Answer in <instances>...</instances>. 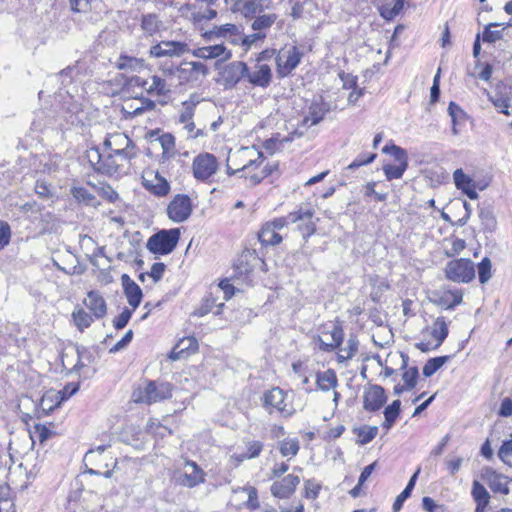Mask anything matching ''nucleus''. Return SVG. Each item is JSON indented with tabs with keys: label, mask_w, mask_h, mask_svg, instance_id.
Here are the masks:
<instances>
[{
	"label": "nucleus",
	"mask_w": 512,
	"mask_h": 512,
	"mask_svg": "<svg viewBox=\"0 0 512 512\" xmlns=\"http://www.w3.org/2000/svg\"><path fill=\"white\" fill-rule=\"evenodd\" d=\"M302 56L303 54L296 46L281 49L276 56L278 74L281 77L287 76L298 66Z\"/></svg>",
	"instance_id": "12"
},
{
	"label": "nucleus",
	"mask_w": 512,
	"mask_h": 512,
	"mask_svg": "<svg viewBox=\"0 0 512 512\" xmlns=\"http://www.w3.org/2000/svg\"><path fill=\"white\" fill-rule=\"evenodd\" d=\"M121 282L126 299L132 309L135 310L141 303L143 297L142 289L127 274L121 276Z\"/></svg>",
	"instance_id": "29"
},
{
	"label": "nucleus",
	"mask_w": 512,
	"mask_h": 512,
	"mask_svg": "<svg viewBox=\"0 0 512 512\" xmlns=\"http://www.w3.org/2000/svg\"><path fill=\"white\" fill-rule=\"evenodd\" d=\"M71 194L78 201L86 205H92L95 200L94 195L85 187L74 186L71 188Z\"/></svg>",
	"instance_id": "50"
},
{
	"label": "nucleus",
	"mask_w": 512,
	"mask_h": 512,
	"mask_svg": "<svg viewBox=\"0 0 512 512\" xmlns=\"http://www.w3.org/2000/svg\"><path fill=\"white\" fill-rule=\"evenodd\" d=\"M192 212L191 200L186 195H176L167 207L169 219L181 223L189 218Z\"/></svg>",
	"instance_id": "15"
},
{
	"label": "nucleus",
	"mask_w": 512,
	"mask_h": 512,
	"mask_svg": "<svg viewBox=\"0 0 512 512\" xmlns=\"http://www.w3.org/2000/svg\"><path fill=\"white\" fill-rule=\"evenodd\" d=\"M189 44L184 41H161L150 48V55L155 58L181 57L189 53Z\"/></svg>",
	"instance_id": "13"
},
{
	"label": "nucleus",
	"mask_w": 512,
	"mask_h": 512,
	"mask_svg": "<svg viewBox=\"0 0 512 512\" xmlns=\"http://www.w3.org/2000/svg\"><path fill=\"white\" fill-rule=\"evenodd\" d=\"M343 341V329L332 325L330 329H324L317 337L319 348L323 351H332Z\"/></svg>",
	"instance_id": "20"
},
{
	"label": "nucleus",
	"mask_w": 512,
	"mask_h": 512,
	"mask_svg": "<svg viewBox=\"0 0 512 512\" xmlns=\"http://www.w3.org/2000/svg\"><path fill=\"white\" fill-rule=\"evenodd\" d=\"M200 98L196 94H192L188 100L182 102L183 110L179 116V122L181 124L192 121L194 110L197 104H199Z\"/></svg>",
	"instance_id": "42"
},
{
	"label": "nucleus",
	"mask_w": 512,
	"mask_h": 512,
	"mask_svg": "<svg viewBox=\"0 0 512 512\" xmlns=\"http://www.w3.org/2000/svg\"><path fill=\"white\" fill-rule=\"evenodd\" d=\"M247 64L242 61H234L225 65L219 72L220 83L226 88L235 87L241 79L245 78Z\"/></svg>",
	"instance_id": "14"
},
{
	"label": "nucleus",
	"mask_w": 512,
	"mask_h": 512,
	"mask_svg": "<svg viewBox=\"0 0 512 512\" xmlns=\"http://www.w3.org/2000/svg\"><path fill=\"white\" fill-rule=\"evenodd\" d=\"M208 67L202 62L183 61L177 65V84H197L208 75Z\"/></svg>",
	"instance_id": "10"
},
{
	"label": "nucleus",
	"mask_w": 512,
	"mask_h": 512,
	"mask_svg": "<svg viewBox=\"0 0 512 512\" xmlns=\"http://www.w3.org/2000/svg\"><path fill=\"white\" fill-rule=\"evenodd\" d=\"M305 494L304 496L308 499L314 500L318 497L321 485L315 480L308 479L304 484Z\"/></svg>",
	"instance_id": "59"
},
{
	"label": "nucleus",
	"mask_w": 512,
	"mask_h": 512,
	"mask_svg": "<svg viewBox=\"0 0 512 512\" xmlns=\"http://www.w3.org/2000/svg\"><path fill=\"white\" fill-rule=\"evenodd\" d=\"M144 187L156 196H166L170 191V184L158 171L147 170L142 175Z\"/></svg>",
	"instance_id": "16"
},
{
	"label": "nucleus",
	"mask_w": 512,
	"mask_h": 512,
	"mask_svg": "<svg viewBox=\"0 0 512 512\" xmlns=\"http://www.w3.org/2000/svg\"><path fill=\"white\" fill-rule=\"evenodd\" d=\"M262 400L263 407L269 414L273 411H277L284 417H290L296 412L292 403L287 401V393L279 387H273L267 390L263 394Z\"/></svg>",
	"instance_id": "6"
},
{
	"label": "nucleus",
	"mask_w": 512,
	"mask_h": 512,
	"mask_svg": "<svg viewBox=\"0 0 512 512\" xmlns=\"http://www.w3.org/2000/svg\"><path fill=\"white\" fill-rule=\"evenodd\" d=\"M141 26L144 31H146L147 33L152 35L156 31H158L159 26H160V21L155 14H148V15L143 16Z\"/></svg>",
	"instance_id": "54"
},
{
	"label": "nucleus",
	"mask_w": 512,
	"mask_h": 512,
	"mask_svg": "<svg viewBox=\"0 0 512 512\" xmlns=\"http://www.w3.org/2000/svg\"><path fill=\"white\" fill-rule=\"evenodd\" d=\"M104 146L115 153L116 157H120V160H131L137 156L135 144L122 132L109 134L104 141Z\"/></svg>",
	"instance_id": "7"
},
{
	"label": "nucleus",
	"mask_w": 512,
	"mask_h": 512,
	"mask_svg": "<svg viewBox=\"0 0 512 512\" xmlns=\"http://www.w3.org/2000/svg\"><path fill=\"white\" fill-rule=\"evenodd\" d=\"M241 29L239 26L227 23L224 25L214 26L211 30L204 33V38L208 40L223 38L233 45H238L240 40Z\"/></svg>",
	"instance_id": "18"
},
{
	"label": "nucleus",
	"mask_w": 512,
	"mask_h": 512,
	"mask_svg": "<svg viewBox=\"0 0 512 512\" xmlns=\"http://www.w3.org/2000/svg\"><path fill=\"white\" fill-rule=\"evenodd\" d=\"M72 318L77 328L81 331H83L85 328H88L93 322L92 316H90L82 308L74 310L72 313Z\"/></svg>",
	"instance_id": "48"
},
{
	"label": "nucleus",
	"mask_w": 512,
	"mask_h": 512,
	"mask_svg": "<svg viewBox=\"0 0 512 512\" xmlns=\"http://www.w3.org/2000/svg\"><path fill=\"white\" fill-rule=\"evenodd\" d=\"M418 378V368L417 367H409L407 368L403 374L402 379L407 389H412L415 387Z\"/></svg>",
	"instance_id": "57"
},
{
	"label": "nucleus",
	"mask_w": 512,
	"mask_h": 512,
	"mask_svg": "<svg viewBox=\"0 0 512 512\" xmlns=\"http://www.w3.org/2000/svg\"><path fill=\"white\" fill-rule=\"evenodd\" d=\"M234 498L243 500V505L246 508L251 510H255L259 507L257 490L253 486H246L243 488H239L234 490Z\"/></svg>",
	"instance_id": "34"
},
{
	"label": "nucleus",
	"mask_w": 512,
	"mask_h": 512,
	"mask_svg": "<svg viewBox=\"0 0 512 512\" xmlns=\"http://www.w3.org/2000/svg\"><path fill=\"white\" fill-rule=\"evenodd\" d=\"M378 433L377 426H364L358 430V442L361 445L371 442Z\"/></svg>",
	"instance_id": "52"
},
{
	"label": "nucleus",
	"mask_w": 512,
	"mask_h": 512,
	"mask_svg": "<svg viewBox=\"0 0 512 512\" xmlns=\"http://www.w3.org/2000/svg\"><path fill=\"white\" fill-rule=\"evenodd\" d=\"M403 8V0H383L379 8L380 14L387 20L393 19Z\"/></svg>",
	"instance_id": "40"
},
{
	"label": "nucleus",
	"mask_w": 512,
	"mask_h": 512,
	"mask_svg": "<svg viewBox=\"0 0 512 512\" xmlns=\"http://www.w3.org/2000/svg\"><path fill=\"white\" fill-rule=\"evenodd\" d=\"M148 87L146 92L152 96H167L171 93L174 83L168 82L166 78L160 75H153L148 79Z\"/></svg>",
	"instance_id": "31"
},
{
	"label": "nucleus",
	"mask_w": 512,
	"mask_h": 512,
	"mask_svg": "<svg viewBox=\"0 0 512 512\" xmlns=\"http://www.w3.org/2000/svg\"><path fill=\"white\" fill-rule=\"evenodd\" d=\"M276 19L277 16L274 13L259 15L251 23V28L256 32H265L275 23Z\"/></svg>",
	"instance_id": "46"
},
{
	"label": "nucleus",
	"mask_w": 512,
	"mask_h": 512,
	"mask_svg": "<svg viewBox=\"0 0 512 512\" xmlns=\"http://www.w3.org/2000/svg\"><path fill=\"white\" fill-rule=\"evenodd\" d=\"M376 154L375 153H364V154H360L358 155L351 164L348 165V169H356V168H359L363 165H367L371 162H373L376 158Z\"/></svg>",
	"instance_id": "60"
},
{
	"label": "nucleus",
	"mask_w": 512,
	"mask_h": 512,
	"mask_svg": "<svg viewBox=\"0 0 512 512\" xmlns=\"http://www.w3.org/2000/svg\"><path fill=\"white\" fill-rule=\"evenodd\" d=\"M491 261L485 257L478 265V275L480 283L484 284L491 278Z\"/></svg>",
	"instance_id": "55"
},
{
	"label": "nucleus",
	"mask_w": 512,
	"mask_h": 512,
	"mask_svg": "<svg viewBox=\"0 0 512 512\" xmlns=\"http://www.w3.org/2000/svg\"><path fill=\"white\" fill-rule=\"evenodd\" d=\"M219 170V161L209 152H201L196 155L191 164V172L195 180L204 184L214 182V177Z\"/></svg>",
	"instance_id": "2"
},
{
	"label": "nucleus",
	"mask_w": 512,
	"mask_h": 512,
	"mask_svg": "<svg viewBox=\"0 0 512 512\" xmlns=\"http://www.w3.org/2000/svg\"><path fill=\"white\" fill-rule=\"evenodd\" d=\"M499 24L493 23L489 24L485 27L483 32V41L488 43H495L500 40L503 36L502 31L500 30H491V27L498 26Z\"/></svg>",
	"instance_id": "61"
},
{
	"label": "nucleus",
	"mask_w": 512,
	"mask_h": 512,
	"mask_svg": "<svg viewBox=\"0 0 512 512\" xmlns=\"http://www.w3.org/2000/svg\"><path fill=\"white\" fill-rule=\"evenodd\" d=\"M213 0H192L182 8V14L195 23L208 21L216 17L217 11Z\"/></svg>",
	"instance_id": "11"
},
{
	"label": "nucleus",
	"mask_w": 512,
	"mask_h": 512,
	"mask_svg": "<svg viewBox=\"0 0 512 512\" xmlns=\"http://www.w3.org/2000/svg\"><path fill=\"white\" fill-rule=\"evenodd\" d=\"M278 449L283 457L291 459L295 457L300 450V443L297 438H286L278 443Z\"/></svg>",
	"instance_id": "41"
},
{
	"label": "nucleus",
	"mask_w": 512,
	"mask_h": 512,
	"mask_svg": "<svg viewBox=\"0 0 512 512\" xmlns=\"http://www.w3.org/2000/svg\"><path fill=\"white\" fill-rule=\"evenodd\" d=\"M198 347V341L195 337H184L176 343L168 357L172 361L185 359L196 353Z\"/></svg>",
	"instance_id": "26"
},
{
	"label": "nucleus",
	"mask_w": 512,
	"mask_h": 512,
	"mask_svg": "<svg viewBox=\"0 0 512 512\" xmlns=\"http://www.w3.org/2000/svg\"><path fill=\"white\" fill-rule=\"evenodd\" d=\"M358 340L354 337H350L344 348L340 349L338 353V361L344 362L354 357L358 351Z\"/></svg>",
	"instance_id": "47"
},
{
	"label": "nucleus",
	"mask_w": 512,
	"mask_h": 512,
	"mask_svg": "<svg viewBox=\"0 0 512 512\" xmlns=\"http://www.w3.org/2000/svg\"><path fill=\"white\" fill-rule=\"evenodd\" d=\"M52 436V431L43 424H36L30 431V437L33 442L38 440L43 443Z\"/></svg>",
	"instance_id": "51"
},
{
	"label": "nucleus",
	"mask_w": 512,
	"mask_h": 512,
	"mask_svg": "<svg viewBox=\"0 0 512 512\" xmlns=\"http://www.w3.org/2000/svg\"><path fill=\"white\" fill-rule=\"evenodd\" d=\"M316 384L318 388L324 392L334 390L338 385V379L336 372L332 369H328L323 372L316 374Z\"/></svg>",
	"instance_id": "35"
},
{
	"label": "nucleus",
	"mask_w": 512,
	"mask_h": 512,
	"mask_svg": "<svg viewBox=\"0 0 512 512\" xmlns=\"http://www.w3.org/2000/svg\"><path fill=\"white\" fill-rule=\"evenodd\" d=\"M453 179L457 189L465 193L470 199L478 198L473 180L466 175L462 169H456L453 173Z\"/></svg>",
	"instance_id": "32"
},
{
	"label": "nucleus",
	"mask_w": 512,
	"mask_h": 512,
	"mask_svg": "<svg viewBox=\"0 0 512 512\" xmlns=\"http://www.w3.org/2000/svg\"><path fill=\"white\" fill-rule=\"evenodd\" d=\"M485 478L489 488L494 493H500L503 495H507L509 493V478L503 474L497 473L495 471L489 470L485 474Z\"/></svg>",
	"instance_id": "33"
},
{
	"label": "nucleus",
	"mask_w": 512,
	"mask_h": 512,
	"mask_svg": "<svg viewBox=\"0 0 512 512\" xmlns=\"http://www.w3.org/2000/svg\"><path fill=\"white\" fill-rule=\"evenodd\" d=\"M431 336L433 337L434 344L431 342H420L416 347L422 352H427L430 349H437L445 340L448 335V326L444 317H438L431 327Z\"/></svg>",
	"instance_id": "17"
},
{
	"label": "nucleus",
	"mask_w": 512,
	"mask_h": 512,
	"mask_svg": "<svg viewBox=\"0 0 512 512\" xmlns=\"http://www.w3.org/2000/svg\"><path fill=\"white\" fill-rule=\"evenodd\" d=\"M179 238V228L161 230L148 239L147 249L154 254L167 255L175 249Z\"/></svg>",
	"instance_id": "5"
},
{
	"label": "nucleus",
	"mask_w": 512,
	"mask_h": 512,
	"mask_svg": "<svg viewBox=\"0 0 512 512\" xmlns=\"http://www.w3.org/2000/svg\"><path fill=\"white\" fill-rule=\"evenodd\" d=\"M448 114L450 115L453 122V133L457 134V130L455 128L456 122L458 119H461L465 116V112L461 109L459 105L455 102H450L448 106Z\"/></svg>",
	"instance_id": "62"
},
{
	"label": "nucleus",
	"mask_w": 512,
	"mask_h": 512,
	"mask_svg": "<svg viewBox=\"0 0 512 512\" xmlns=\"http://www.w3.org/2000/svg\"><path fill=\"white\" fill-rule=\"evenodd\" d=\"M206 473L196 462L186 460L183 466V474L180 483L188 488L196 487L205 482Z\"/></svg>",
	"instance_id": "19"
},
{
	"label": "nucleus",
	"mask_w": 512,
	"mask_h": 512,
	"mask_svg": "<svg viewBox=\"0 0 512 512\" xmlns=\"http://www.w3.org/2000/svg\"><path fill=\"white\" fill-rule=\"evenodd\" d=\"M245 79L253 86L266 88L272 80V71L267 64H255L252 70L247 67Z\"/></svg>",
	"instance_id": "23"
},
{
	"label": "nucleus",
	"mask_w": 512,
	"mask_h": 512,
	"mask_svg": "<svg viewBox=\"0 0 512 512\" xmlns=\"http://www.w3.org/2000/svg\"><path fill=\"white\" fill-rule=\"evenodd\" d=\"M158 141L163 149V155L169 156V154L174 150L175 148V138L173 135L169 133L162 134Z\"/></svg>",
	"instance_id": "56"
},
{
	"label": "nucleus",
	"mask_w": 512,
	"mask_h": 512,
	"mask_svg": "<svg viewBox=\"0 0 512 512\" xmlns=\"http://www.w3.org/2000/svg\"><path fill=\"white\" fill-rule=\"evenodd\" d=\"M263 245H276L282 241L281 235L273 229L272 225H264L258 234Z\"/></svg>",
	"instance_id": "44"
},
{
	"label": "nucleus",
	"mask_w": 512,
	"mask_h": 512,
	"mask_svg": "<svg viewBox=\"0 0 512 512\" xmlns=\"http://www.w3.org/2000/svg\"><path fill=\"white\" fill-rule=\"evenodd\" d=\"M145 66V61L140 58L120 55L116 62V67L120 70L139 72Z\"/></svg>",
	"instance_id": "38"
},
{
	"label": "nucleus",
	"mask_w": 512,
	"mask_h": 512,
	"mask_svg": "<svg viewBox=\"0 0 512 512\" xmlns=\"http://www.w3.org/2000/svg\"><path fill=\"white\" fill-rule=\"evenodd\" d=\"M501 461L509 467H512V435L511 439L504 441L498 451Z\"/></svg>",
	"instance_id": "53"
},
{
	"label": "nucleus",
	"mask_w": 512,
	"mask_h": 512,
	"mask_svg": "<svg viewBox=\"0 0 512 512\" xmlns=\"http://www.w3.org/2000/svg\"><path fill=\"white\" fill-rule=\"evenodd\" d=\"M133 311V309L129 310L128 308H124V310L114 319V327L118 330L123 329L129 322Z\"/></svg>",
	"instance_id": "64"
},
{
	"label": "nucleus",
	"mask_w": 512,
	"mask_h": 512,
	"mask_svg": "<svg viewBox=\"0 0 512 512\" xmlns=\"http://www.w3.org/2000/svg\"><path fill=\"white\" fill-rule=\"evenodd\" d=\"M329 111V105L322 99L314 100L308 107L307 114L302 120V125L311 127L319 124Z\"/></svg>",
	"instance_id": "27"
},
{
	"label": "nucleus",
	"mask_w": 512,
	"mask_h": 512,
	"mask_svg": "<svg viewBox=\"0 0 512 512\" xmlns=\"http://www.w3.org/2000/svg\"><path fill=\"white\" fill-rule=\"evenodd\" d=\"M448 360V356H441L429 359L423 367V375L425 377L432 376L439 370Z\"/></svg>",
	"instance_id": "49"
},
{
	"label": "nucleus",
	"mask_w": 512,
	"mask_h": 512,
	"mask_svg": "<svg viewBox=\"0 0 512 512\" xmlns=\"http://www.w3.org/2000/svg\"><path fill=\"white\" fill-rule=\"evenodd\" d=\"M386 400L384 389L379 385H371L364 391L363 407L367 411L374 412L379 410Z\"/></svg>",
	"instance_id": "22"
},
{
	"label": "nucleus",
	"mask_w": 512,
	"mask_h": 512,
	"mask_svg": "<svg viewBox=\"0 0 512 512\" xmlns=\"http://www.w3.org/2000/svg\"><path fill=\"white\" fill-rule=\"evenodd\" d=\"M462 297L459 290H446L439 294L436 302L445 309H452L462 302Z\"/></svg>",
	"instance_id": "37"
},
{
	"label": "nucleus",
	"mask_w": 512,
	"mask_h": 512,
	"mask_svg": "<svg viewBox=\"0 0 512 512\" xmlns=\"http://www.w3.org/2000/svg\"><path fill=\"white\" fill-rule=\"evenodd\" d=\"M314 213V210L310 207H301L299 210L288 215V219L291 223L307 220L306 223L299 227L304 239H307L316 231V224L312 221Z\"/></svg>",
	"instance_id": "24"
},
{
	"label": "nucleus",
	"mask_w": 512,
	"mask_h": 512,
	"mask_svg": "<svg viewBox=\"0 0 512 512\" xmlns=\"http://www.w3.org/2000/svg\"><path fill=\"white\" fill-rule=\"evenodd\" d=\"M169 397H171V385L164 382L148 381L140 384L132 393L133 401L143 404H152Z\"/></svg>",
	"instance_id": "3"
},
{
	"label": "nucleus",
	"mask_w": 512,
	"mask_h": 512,
	"mask_svg": "<svg viewBox=\"0 0 512 512\" xmlns=\"http://www.w3.org/2000/svg\"><path fill=\"white\" fill-rule=\"evenodd\" d=\"M382 152L385 154H391L397 164H384L383 172L388 181L393 179H400L408 168V155L406 150L403 148L391 144L385 145L382 148Z\"/></svg>",
	"instance_id": "8"
},
{
	"label": "nucleus",
	"mask_w": 512,
	"mask_h": 512,
	"mask_svg": "<svg viewBox=\"0 0 512 512\" xmlns=\"http://www.w3.org/2000/svg\"><path fill=\"white\" fill-rule=\"evenodd\" d=\"M87 158L95 171L103 174L113 175L117 173L130 160H120L115 153L109 151L106 155L99 152L98 148H91L87 151Z\"/></svg>",
	"instance_id": "4"
},
{
	"label": "nucleus",
	"mask_w": 512,
	"mask_h": 512,
	"mask_svg": "<svg viewBox=\"0 0 512 512\" xmlns=\"http://www.w3.org/2000/svg\"><path fill=\"white\" fill-rule=\"evenodd\" d=\"M444 273L452 282L468 283L475 277L474 263L466 258L455 259L446 264Z\"/></svg>",
	"instance_id": "9"
},
{
	"label": "nucleus",
	"mask_w": 512,
	"mask_h": 512,
	"mask_svg": "<svg viewBox=\"0 0 512 512\" xmlns=\"http://www.w3.org/2000/svg\"><path fill=\"white\" fill-rule=\"evenodd\" d=\"M300 483L297 475L288 474L279 481H276L271 486V493L274 497L279 499L289 498L295 491Z\"/></svg>",
	"instance_id": "25"
},
{
	"label": "nucleus",
	"mask_w": 512,
	"mask_h": 512,
	"mask_svg": "<svg viewBox=\"0 0 512 512\" xmlns=\"http://www.w3.org/2000/svg\"><path fill=\"white\" fill-rule=\"evenodd\" d=\"M266 38V32H254L249 35H244L241 31L240 40L238 41V45L242 46L245 51L253 47H257L260 43L264 41Z\"/></svg>",
	"instance_id": "43"
},
{
	"label": "nucleus",
	"mask_w": 512,
	"mask_h": 512,
	"mask_svg": "<svg viewBox=\"0 0 512 512\" xmlns=\"http://www.w3.org/2000/svg\"><path fill=\"white\" fill-rule=\"evenodd\" d=\"M472 496L477 503L476 512H484L490 498L486 488L475 481L472 487Z\"/></svg>",
	"instance_id": "39"
},
{
	"label": "nucleus",
	"mask_w": 512,
	"mask_h": 512,
	"mask_svg": "<svg viewBox=\"0 0 512 512\" xmlns=\"http://www.w3.org/2000/svg\"><path fill=\"white\" fill-rule=\"evenodd\" d=\"M191 53L194 57L204 60L219 59L221 61H227L232 57L231 50L223 44L199 47L191 51Z\"/></svg>",
	"instance_id": "21"
},
{
	"label": "nucleus",
	"mask_w": 512,
	"mask_h": 512,
	"mask_svg": "<svg viewBox=\"0 0 512 512\" xmlns=\"http://www.w3.org/2000/svg\"><path fill=\"white\" fill-rule=\"evenodd\" d=\"M229 161L242 171L241 177L249 178L253 185L260 183L271 174L266 166L262 167L264 154L255 146L241 147L229 154Z\"/></svg>",
	"instance_id": "1"
},
{
	"label": "nucleus",
	"mask_w": 512,
	"mask_h": 512,
	"mask_svg": "<svg viewBox=\"0 0 512 512\" xmlns=\"http://www.w3.org/2000/svg\"><path fill=\"white\" fill-rule=\"evenodd\" d=\"M493 105L499 110V112L509 115L510 100L502 95H495L490 97Z\"/></svg>",
	"instance_id": "58"
},
{
	"label": "nucleus",
	"mask_w": 512,
	"mask_h": 512,
	"mask_svg": "<svg viewBox=\"0 0 512 512\" xmlns=\"http://www.w3.org/2000/svg\"><path fill=\"white\" fill-rule=\"evenodd\" d=\"M83 303L95 318H103L107 313L106 301L98 291L88 292Z\"/></svg>",
	"instance_id": "30"
},
{
	"label": "nucleus",
	"mask_w": 512,
	"mask_h": 512,
	"mask_svg": "<svg viewBox=\"0 0 512 512\" xmlns=\"http://www.w3.org/2000/svg\"><path fill=\"white\" fill-rule=\"evenodd\" d=\"M105 450H106V446H104V445H101L95 449L89 450L84 456L85 464L86 465L87 464L96 465L97 458H103V460H105V467H110V466L115 467L116 461L111 456L105 455L104 454Z\"/></svg>",
	"instance_id": "36"
},
{
	"label": "nucleus",
	"mask_w": 512,
	"mask_h": 512,
	"mask_svg": "<svg viewBox=\"0 0 512 512\" xmlns=\"http://www.w3.org/2000/svg\"><path fill=\"white\" fill-rule=\"evenodd\" d=\"M245 17L261 13L260 3L257 0H247L241 9Z\"/></svg>",
	"instance_id": "63"
},
{
	"label": "nucleus",
	"mask_w": 512,
	"mask_h": 512,
	"mask_svg": "<svg viewBox=\"0 0 512 512\" xmlns=\"http://www.w3.org/2000/svg\"><path fill=\"white\" fill-rule=\"evenodd\" d=\"M85 353V351H80L78 348L65 350L61 355L63 367L69 372L80 373L81 369L86 366L83 362Z\"/></svg>",
	"instance_id": "28"
},
{
	"label": "nucleus",
	"mask_w": 512,
	"mask_h": 512,
	"mask_svg": "<svg viewBox=\"0 0 512 512\" xmlns=\"http://www.w3.org/2000/svg\"><path fill=\"white\" fill-rule=\"evenodd\" d=\"M400 400H394L389 406H387L384 410L385 420L382 424V427L386 430H389L397 420L400 413Z\"/></svg>",
	"instance_id": "45"
}]
</instances>
